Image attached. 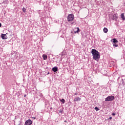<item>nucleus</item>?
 Segmentation results:
<instances>
[{
    "instance_id": "obj_11",
    "label": "nucleus",
    "mask_w": 125,
    "mask_h": 125,
    "mask_svg": "<svg viewBox=\"0 0 125 125\" xmlns=\"http://www.w3.org/2000/svg\"><path fill=\"white\" fill-rule=\"evenodd\" d=\"M121 17L122 19V20L125 21V17L124 13H122L121 15Z\"/></svg>"
},
{
    "instance_id": "obj_25",
    "label": "nucleus",
    "mask_w": 125,
    "mask_h": 125,
    "mask_svg": "<svg viewBox=\"0 0 125 125\" xmlns=\"http://www.w3.org/2000/svg\"><path fill=\"white\" fill-rule=\"evenodd\" d=\"M1 27V23H0V27Z\"/></svg>"
},
{
    "instance_id": "obj_12",
    "label": "nucleus",
    "mask_w": 125,
    "mask_h": 125,
    "mask_svg": "<svg viewBox=\"0 0 125 125\" xmlns=\"http://www.w3.org/2000/svg\"><path fill=\"white\" fill-rule=\"evenodd\" d=\"M42 57L44 60H46L47 59V56L45 54H43L42 55Z\"/></svg>"
},
{
    "instance_id": "obj_3",
    "label": "nucleus",
    "mask_w": 125,
    "mask_h": 125,
    "mask_svg": "<svg viewBox=\"0 0 125 125\" xmlns=\"http://www.w3.org/2000/svg\"><path fill=\"white\" fill-rule=\"evenodd\" d=\"M115 99V96H109L106 97L105 99V101H113Z\"/></svg>"
},
{
    "instance_id": "obj_19",
    "label": "nucleus",
    "mask_w": 125,
    "mask_h": 125,
    "mask_svg": "<svg viewBox=\"0 0 125 125\" xmlns=\"http://www.w3.org/2000/svg\"><path fill=\"white\" fill-rule=\"evenodd\" d=\"M39 96H40V97H43V95H42V93H40L39 94Z\"/></svg>"
},
{
    "instance_id": "obj_21",
    "label": "nucleus",
    "mask_w": 125,
    "mask_h": 125,
    "mask_svg": "<svg viewBox=\"0 0 125 125\" xmlns=\"http://www.w3.org/2000/svg\"><path fill=\"white\" fill-rule=\"evenodd\" d=\"M112 116H115V115H116V113H113L112 114Z\"/></svg>"
},
{
    "instance_id": "obj_24",
    "label": "nucleus",
    "mask_w": 125,
    "mask_h": 125,
    "mask_svg": "<svg viewBox=\"0 0 125 125\" xmlns=\"http://www.w3.org/2000/svg\"><path fill=\"white\" fill-rule=\"evenodd\" d=\"M32 119H33V120H36V117H32Z\"/></svg>"
},
{
    "instance_id": "obj_7",
    "label": "nucleus",
    "mask_w": 125,
    "mask_h": 125,
    "mask_svg": "<svg viewBox=\"0 0 125 125\" xmlns=\"http://www.w3.org/2000/svg\"><path fill=\"white\" fill-rule=\"evenodd\" d=\"M52 71L54 72V73H56L58 71V67L57 66H55L52 68Z\"/></svg>"
},
{
    "instance_id": "obj_16",
    "label": "nucleus",
    "mask_w": 125,
    "mask_h": 125,
    "mask_svg": "<svg viewBox=\"0 0 125 125\" xmlns=\"http://www.w3.org/2000/svg\"><path fill=\"white\" fill-rule=\"evenodd\" d=\"M117 43H113V46H115V47H118V46H119V45H118Z\"/></svg>"
},
{
    "instance_id": "obj_20",
    "label": "nucleus",
    "mask_w": 125,
    "mask_h": 125,
    "mask_svg": "<svg viewBox=\"0 0 125 125\" xmlns=\"http://www.w3.org/2000/svg\"><path fill=\"white\" fill-rule=\"evenodd\" d=\"M59 113H62L63 112V110L62 109H60L59 111Z\"/></svg>"
},
{
    "instance_id": "obj_4",
    "label": "nucleus",
    "mask_w": 125,
    "mask_h": 125,
    "mask_svg": "<svg viewBox=\"0 0 125 125\" xmlns=\"http://www.w3.org/2000/svg\"><path fill=\"white\" fill-rule=\"evenodd\" d=\"M118 17H119V15H118V14H114L112 16V20H113L114 21H117V20H118Z\"/></svg>"
},
{
    "instance_id": "obj_17",
    "label": "nucleus",
    "mask_w": 125,
    "mask_h": 125,
    "mask_svg": "<svg viewBox=\"0 0 125 125\" xmlns=\"http://www.w3.org/2000/svg\"><path fill=\"white\" fill-rule=\"evenodd\" d=\"M94 109L97 112L98 111H99V108L98 107H95Z\"/></svg>"
},
{
    "instance_id": "obj_13",
    "label": "nucleus",
    "mask_w": 125,
    "mask_h": 125,
    "mask_svg": "<svg viewBox=\"0 0 125 125\" xmlns=\"http://www.w3.org/2000/svg\"><path fill=\"white\" fill-rule=\"evenodd\" d=\"M104 32L106 34V33H108V29L106 27H104L103 30Z\"/></svg>"
},
{
    "instance_id": "obj_9",
    "label": "nucleus",
    "mask_w": 125,
    "mask_h": 125,
    "mask_svg": "<svg viewBox=\"0 0 125 125\" xmlns=\"http://www.w3.org/2000/svg\"><path fill=\"white\" fill-rule=\"evenodd\" d=\"M120 85H125V80L122 79L120 83Z\"/></svg>"
},
{
    "instance_id": "obj_28",
    "label": "nucleus",
    "mask_w": 125,
    "mask_h": 125,
    "mask_svg": "<svg viewBox=\"0 0 125 125\" xmlns=\"http://www.w3.org/2000/svg\"><path fill=\"white\" fill-rule=\"evenodd\" d=\"M118 79H120V77H119Z\"/></svg>"
},
{
    "instance_id": "obj_23",
    "label": "nucleus",
    "mask_w": 125,
    "mask_h": 125,
    "mask_svg": "<svg viewBox=\"0 0 125 125\" xmlns=\"http://www.w3.org/2000/svg\"><path fill=\"white\" fill-rule=\"evenodd\" d=\"M112 117H109V120H112Z\"/></svg>"
},
{
    "instance_id": "obj_27",
    "label": "nucleus",
    "mask_w": 125,
    "mask_h": 125,
    "mask_svg": "<svg viewBox=\"0 0 125 125\" xmlns=\"http://www.w3.org/2000/svg\"><path fill=\"white\" fill-rule=\"evenodd\" d=\"M47 74H49V72H48V73H47Z\"/></svg>"
},
{
    "instance_id": "obj_6",
    "label": "nucleus",
    "mask_w": 125,
    "mask_h": 125,
    "mask_svg": "<svg viewBox=\"0 0 125 125\" xmlns=\"http://www.w3.org/2000/svg\"><path fill=\"white\" fill-rule=\"evenodd\" d=\"M0 37L2 40H6V39H7V36H6V34H1Z\"/></svg>"
},
{
    "instance_id": "obj_10",
    "label": "nucleus",
    "mask_w": 125,
    "mask_h": 125,
    "mask_svg": "<svg viewBox=\"0 0 125 125\" xmlns=\"http://www.w3.org/2000/svg\"><path fill=\"white\" fill-rule=\"evenodd\" d=\"M112 42H113V43H118V42H119V41H118L116 38L112 39Z\"/></svg>"
},
{
    "instance_id": "obj_5",
    "label": "nucleus",
    "mask_w": 125,
    "mask_h": 125,
    "mask_svg": "<svg viewBox=\"0 0 125 125\" xmlns=\"http://www.w3.org/2000/svg\"><path fill=\"white\" fill-rule=\"evenodd\" d=\"M32 124H33V122L31 120L29 119L25 122L24 125H31Z\"/></svg>"
},
{
    "instance_id": "obj_14",
    "label": "nucleus",
    "mask_w": 125,
    "mask_h": 125,
    "mask_svg": "<svg viewBox=\"0 0 125 125\" xmlns=\"http://www.w3.org/2000/svg\"><path fill=\"white\" fill-rule=\"evenodd\" d=\"M76 29H77V30L76 31H74V33L76 34V33H77V34H79L80 32V28L77 27Z\"/></svg>"
},
{
    "instance_id": "obj_15",
    "label": "nucleus",
    "mask_w": 125,
    "mask_h": 125,
    "mask_svg": "<svg viewBox=\"0 0 125 125\" xmlns=\"http://www.w3.org/2000/svg\"><path fill=\"white\" fill-rule=\"evenodd\" d=\"M61 102H62V104L65 103V100L64 99H62L60 100Z\"/></svg>"
},
{
    "instance_id": "obj_22",
    "label": "nucleus",
    "mask_w": 125,
    "mask_h": 125,
    "mask_svg": "<svg viewBox=\"0 0 125 125\" xmlns=\"http://www.w3.org/2000/svg\"><path fill=\"white\" fill-rule=\"evenodd\" d=\"M78 93H77V92L75 93H74V95H78Z\"/></svg>"
},
{
    "instance_id": "obj_1",
    "label": "nucleus",
    "mask_w": 125,
    "mask_h": 125,
    "mask_svg": "<svg viewBox=\"0 0 125 125\" xmlns=\"http://www.w3.org/2000/svg\"><path fill=\"white\" fill-rule=\"evenodd\" d=\"M91 53L94 60L98 61L99 60V58H100V54L99 53V52L95 49H92L91 50Z\"/></svg>"
},
{
    "instance_id": "obj_8",
    "label": "nucleus",
    "mask_w": 125,
    "mask_h": 125,
    "mask_svg": "<svg viewBox=\"0 0 125 125\" xmlns=\"http://www.w3.org/2000/svg\"><path fill=\"white\" fill-rule=\"evenodd\" d=\"M81 100H82V99L80 97H76L74 99L73 101L74 102H77L78 101H81Z\"/></svg>"
},
{
    "instance_id": "obj_26",
    "label": "nucleus",
    "mask_w": 125,
    "mask_h": 125,
    "mask_svg": "<svg viewBox=\"0 0 125 125\" xmlns=\"http://www.w3.org/2000/svg\"><path fill=\"white\" fill-rule=\"evenodd\" d=\"M24 97H26V95H24Z\"/></svg>"
},
{
    "instance_id": "obj_2",
    "label": "nucleus",
    "mask_w": 125,
    "mask_h": 125,
    "mask_svg": "<svg viewBox=\"0 0 125 125\" xmlns=\"http://www.w3.org/2000/svg\"><path fill=\"white\" fill-rule=\"evenodd\" d=\"M67 19L68 22H72L75 19V16L73 14H70L67 16Z\"/></svg>"
},
{
    "instance_id": "obj_18",
    "label": "nucleus",
    "mask_w": 125,
    "mask_h": 125,
    "mask_svg": "<svg viewBox=\"0 0 125 125\" xmlns=\"http://www.w3.org/2000/svg\"><path fill=\"white\" fill-rule=\"evenodd\" d=\"M22 11L25 13L26 12V8L25 7L22 8Z\"/></svg>"
}]
</instances>
